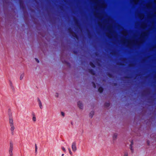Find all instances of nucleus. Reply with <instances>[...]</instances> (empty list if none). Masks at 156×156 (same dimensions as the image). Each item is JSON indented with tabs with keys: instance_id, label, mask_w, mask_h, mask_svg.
Here are the masks:
<instances>
[{
	"instance_id": "nucleus-51",
	"label": "nucleus",
	"mask_w": 156,
	"mask_h": 156,
	"mask_svg": "<svg viewBox=\"0 0 156 156\" xmlns=\"http://www.w3.org/2000/svg\"><path fill=\"white\" fill-rule=\"evenodd\" d=\"M117 85V83H114V85Z\"/></svg>"
},
{
	"instance_id": "nucleus-18",
	"label": "nucleus",
	"mask_w": 156,
	"mask_h": 156,
	"mask_svg": "<svg viewBox=\"0 0 156 156\" xmlns=\"http://www.w3.org/2000/svg\"><path fill=\"white\" fill-rule=\"evenodd\" d=\"M120 60L123 62H125L127 60V58H121Z\"/></svg>"
},
{
	"instance_id": "nucleus-19",
	"label": "nucleus",
	"mask_w": 156,
	"mask_h": 156,
	"mask_svg": "<svg viewBox=\"0 0 156 156\" xmlns=\"http://www.w3.org/2000/svg\"><path fill=\"white\" fill-rule=\"evenodd\" d=\"M117 133H115L113 134V138L114 140H115L117 137Z\"/></svg>"
},
{
	"instance_id": "nucleus-21",
	"label": "nucleus",
	"mask_w": 156,
	"mask_h": 156,
	"mask_svg": "<svg viewBox=\"0 0 156 156\" xmlns=\"http://www.w3.org/2000/svg\"><path fill=\"white\" fill-rule=\"evenodd\" d=\"M8 115L9 116V119H11V118H13L12 116V114L10 112H9L8 113Z\"/></svg>"
},
{
	"instance_id": "nucleus-25",
	"label": "nucleus",
	"mask_w": 156,
	"mask_h": 156,
	"mask_svg": "<svg viewBox=\"0 0 156 156\" xmlns=\"http://www.w3.org/2000/svg\"><path fill=\"white\" fill-rule=\"evenodd\" d=\"M116 53V52L115 51H112L110 53V54L112 55H115Z\"/></svg>"
},
{
	"instance_id": "nucleus-44",
	"label": "nucleus",
	"mask_w": 156,
	"mask_h": 156,
	"mask_svg": "<svg viewBox=\"0 0 156 156\" xmlns=\"http://www.w3.org/2000/svg\"><path fill=\"white\" fill-rule=\"evenodd\" d=\"M150 142L149 140L147 141V144L148 145H149Z\"/></svg>"
},
{
	"instance_id": "nucleus-39",
	"label": "nucleus",
	"mask_w": 156,
	"mask_h": 156,
	"mask_svg": "<svg viewBox=\"0 0 156 156\" xmlns=\"http://www.w3.org/2000/svg\"><path fill=\"white\" fill-rule=\"evenodd\" d=\"M62 149L63 151H64V152H66V150L65 148L64 147H62Z\"/></svg>"
},
{
	"instance_id": "nucleus-16",
	"label": "nucleus",
	"mask_w": 156,
	"mask_h": 156,
	"mask_svg": "<svg viewBox=\"0 0 156 156\" xmlns=\"http://www.w3.org/2000/svg\"><path fill=\"white\" fill-rule=\"evenodd\" d=\"M110 106V104L109 103L106 102L104 104V106L106 107H108Z\"/></svg>"
},
{
	"instance_id": "nucleus-4",
	"label": "nucleus",
	"mask_w": 156,
	"mask_h": 156,
	"mask_svg": "<svg viewBox=\"0 0 156 156\" xmlns=\"http://www.w3.org/2000/svg\"><path fill=\"white\" fill-rule=\"evenodd\" d=\"M76 145V142H73L72 144V148L73 151L74 152H75L77 150Z\"/></svg>"
},
{
	"instance_id": "nucleus-33",
	"label": "nucleus",
	"mask_w": 156,
	"mask_h": 156,
	"mask_svg": "<svg viewBox=\"0 0 156 156\" xmlns=\"http://www.w3.org/2000/svg\"><path fill=\"white\" fill-rule=\"evenodd\" d=\"M9 156H12L13 155V153L12 152H9Z\"/></svg>"
},
{
	"instance_id": "nucleus-11",
	"label": "nucleus",
	"mask_w": 156,
	"mask_h": 156,
	"mask_svg": "<svg viewBox=\"0 0 156 156\" xmlns=\"http://www.w3.org/2000/svg\"><path fill=\"white\" fill-rule=\"evenodd\" d=\"M87 35H88V37L89 38H91V37H92V35H91L90 32L87 29Z\"/></svg>"
},
{
	"instance_id": "nucleus-50",
	"label": "nucleus",
	"mask_w": 156,
	"mask_h": 156,
	"mask_svg": "<svg viewBox=\"0 0 156 156\" xmlns=\"http://www.w3.org/2000/svg\"><path fill=\"white\" fill-rule=\"evenodd\" d=\"M64 154H62V156H64Z\"/></svg>"
},
{
	"instance_id": "nucleus-3",
	"label": "nucleus",
	"mask_w": 156,
	"mask_h": 156,
	"mask_svg": "<svg viewBox=\"0 0 156 156\" xmlns=\"http://www.w3.org/2000/svg\"><path fill=\"white\" fill-rule=\"evenodd\" d=\"M99 2L98 4V6L101 8L104 9L106 7V5L102 0H99Z\"/></svg>"
},
{
	"instance_id": "nucleus-2",
	"label": "nucleus",
	"mask_w": 156,
	"mask_h": 156,
	"mask_svg": "<svg viewBox=\"0 0 156 156\" xmlns=\"http://www.w3.org/2000/svg\"><path fill=\"white\" fill-rule=\"evenodd\" d=\"M68 31L70 35L73 36L74 38L76 39L78 38V37L76 34L73 31L72 29L70 27L68 29Z\"/></svg>"
},
{
	"instance_id": "nucleus-35",
	"label": "nucleus",
	"mask_w": 156,
	"mask_h": 156,
	"mask_svg": "<svg viewBox=\"0 0 156 156\" xmlns=\"http://www.w3.org/2000/svg\"><path fill=\"white\" fill-rule=\"evenodd\" d=\"M131 46V43L130 42H129L128 43V46L130 48Z\"/></svg>"
},
{
	"instance_id": "nucleus-48",
	"label": "nucleus",
	"mask_w": 156,
	"mask_h": 156,
	"mask_svg": "<svg viewBox=\"0 0 156 156\" xmlns=\"http://www.w3.org/2000/svg\"><path fill=\"white\" fill-rule=\"evenodd\" d=\"M142 61H145V59L144 58L142 60Z\"/></svg>"
},
{
	"instance_id": "nucleus-38",
	"label": "nucleus",
	"mask_w": 156,
	"mask_h": 156,
	"mask_svg": "<svg viewBox=\"0 0 156 156\" xmlns=\"http://www.w3.org/2000/svg\"><path fill=\"white\" fill-rule=\"evenodd\" d=\"M109 30H110V32L111 33H112V27H109Z\"/></svg>"
},
{
	"instance_id": "nucleus-37",
	"label": "nucleus",
	"mask_w": 156,
	"mask_h": 156,
	"mask_svg": "<svg viewBox=\"0 0 156 156\" xmlns=\"http://www.w3.org/2000/svg\"><path fill=\"white\" fill-rule=\"evenodd\" d=\"M125 35H127V30L125 29L124 31Z\"/></svg>"
},
{
	"instance_id": "nucleus-13",
	"label": "nucleus",
	"mask_w": 156,
	"mask_h": 156,
	"mask_svg": "<svg viewBox=\"0 0 156 156\" xmlns=\"http://www.w3.org/2000/svg\"><path fill=\"white\" fill-rule=\"evenodd\" d=\"M9 85L11 87L12 90H14L15 89L14 87L13 86L12 83V82L10 81H9Z\"/></svg>"
},
{
	"instance_id": "nucleus-55",
	"label": "nucleus",
	"mask_w": 156,
	"mask_h": 156,
	"mask_svg": "<svg viewBox=\"0 0 156 156\" xmlns=\"http://www.w3.org/2000/svg\"><path fill=\"white\" fill-rule=\"evenodd\" d=\"M122 42L123 43H124V41H122Z\"/></svg>"
},
{
	"instance_id": "nucleus-56",
	"label": "nucleus",
	"mask_w": 156,
	"mask_h": 156,
	"mask_svg": "<svg viewBox=\"0 0 156 156\" xmlns=\"http://www.w3.org/2000/svg\"><path fill=\"white\" fill-rule=\"evenodd\" d=\"M32 21H33L34 20H32ZM34 21H35V20H34Z\"/></svg>"
},
{
	"instance_id": "nucleus-1",
	"label": "nucleus",
	"mask_w": 156,
	"mask_h": 156,
	"mask_svg": "<svg viewBox=\"0 0 156 156\" xmlns=\"http://www.w3.org/2000/svg\"><path fill=\"white\" fill-rule=\"evenodd\" d=\"M147 34V32H145L143 33L141 35L140 37L139 38V41L137 42V45H139V44L143 42L144 40L145 37L146 36Z\"/></svg>"
},
{
	"instance_id": "nucleus-23",
	"label": "nucleus",
	"mask_w": 156,
	"mask_h": 156,
	"mask_svg": "<svg viewBox=\"0 0 156 156\" xmlns=\"http://www.w3.org/2000/svg\"><path fill=\"white\" fill-rule=\"evenodd\" d=\"M35 153L37 154V147L36 144H35Z\"/></svg>"
},
{
	"instance_id": "nucleus-42",
	"label": "nucleus",
	"mask_w": 156,
	"mask_h": 156,
	"mask_svg": "<svg viewBox=\"0 0 156 156\" xmlns=\"http://www.w3.org/2000/svg\"><path fill=\"white\" fill-rule=\"evenodd\" d=\"M107 36L109 38H110V36H111V35L109 34H107Z\"/></svg>"
},
{
	"instance_id": "nucleus-17",
	"label": "nucleus",
	"mask_w": 156,
	"mask_h": 156,
	"mask_svg": "<svg viewBox=\"0 0 156 156\" xmlns=\"http://www.w3.org/2000/svg\"><path fill=\"white\" fill-rule=\"evenodd\" d=\"M89 64L93 68L95 67V66L94 64L92 62H89Z\"/></svg>"
},
{
	"instance_id": "nucleus-49",
	"label": "nucleus",
	"mask_w": 156,
	"mask_h": 156,
	"mask_svg": "<svg viewBox=\"0 0 156 156\" xmlns=\"http://www.w3.org/2000/svg\"><path fill=\"white\" fill-rule=\"evenodd\" d=\"M74 53H76V51H74Z\"/></svg>"
},
{
	"instance_id": "nucleus-46",
	"label": "nucleus",
	"mask_w": 156,
	"mask_h": 156,
	"mask_svg": "<svg viewBox=\"0 0 156 156\" xmlns=\"http://www.w3.org/2000/svg\"><path fill=\"white\" fill-rule=\"evenodd\" d=\"M56 94L57 95H56V96L57 97H58V94L57 93H56Z\"/></svg>"
},
{
	"instance_id": "nucleus-8",
	"label": "nucleus",
	"mask_w": 156,
	"mask_h": 156,
	"mask_svg": "<svg viewBox=\"0 0 156 156\" xmlns=\"http://www.w3.org/2000/svg\"><path fill=\"white\" fill-rule=\"evenodd\" d=\"M77 105L78 107L80 109H82L83 108V104L81 101H78L77 103Z\"/></svg>"
},
{
	"instance_id": "nucleus-32",
	"label": "nucleus",
	"mask_w": 156,
	"mask_h": 156,
	"mask_svg": "<svg viewBox=\"0 0 156 156\" xmlns=\"http://www.w3.org/2000/svg\"><path fill=\"white\" fill-rule=\"evenodd\" d=\"M68 150H69V154H71V155H72V151H71V149L70 148H69L68 149Z\"/></svg>"
},
{
	"instance_id": "nucleus-34",
	"label": "nucleus",
	"mask_w": 156,
	"mask_h": 156,
	"mask_svg": "<svg viewBox=\"0 0 156 156\" xmlns=\"http://www.w3.org/2000/svg\"><path fill=\"white\" fill-rule=\"evenodd\" d=\"M124 156H128V153L127 152H125Z\"/></svg>"
},
{
	"instance_id": "nucleus-31",
	"label": "nucleus",
	"mask_w": 156,
	"mask_h": 156,
	"mask_svg": "<svg viewBox=\"0 0 156 156\" xmlns=\"http://www.w3.org/2000/svg\"><path fill=\"white\" fill-rule=\"evenodd\" d=\"M129 66L130 67H133L134 66V64L133 63L129 64Z\"/></svg>"
},
{
	"instance_id": "nucleus-9",
	"label": "nucleus",
	"mask_w": 156,
	"mask_h": 156,
	"mask_svg": "<svg viewBox=\"0 0 156 156\" xmlns=\"http://www.w3.org/2000/svg\"><path fill=\"white\" fill-rule=\"evenodd\" d=\"M37 101L38 102L40 108L41 109H42V108L43 106L42 105L41 102L40 100V99L38 98L37 99Z\"/></svg>"
},
{
	"instance_id": "nucleus-14",
	"label": "nucleus",
	"mask_w": 156,
	"mask_h": 156,
	"mask_svg": "<svg viewBox=\"0 0 156 156\" xmlns=\"http://www.w3.org/2000/svg\"><path fill=\"white\" fill-rule=\"evenodd\" d=\"M98 91L99 92L101 93L103 91V88L102 87H100L99 88Z\"/></svg>"
},
{
	"instance_id": "nucleus-29",
	"label": "nucleus",
	"mask_w": 156,
	"mask_h": 156,
	"mask_svg": "<svg viewBox=\"0 0 156 156\" xmlns=\"http://www.w3.org/2000/svg\"><path fill=\"white\" fill-rule=\"evenodd\" d=\"M92 83L93 84L94 87V88H95L96 87V84H95V83L94 82H92Z\"/></svg>"
},
{
	"instance_id": "nucleus-53",
	"label": "nucleus",
	"mask_w": 156,
	"mask_h": 156,
	"mask_svg": "<svg viewBox=\"0 0 156 156\" xmlns=\"http://www.w3.org/2000/svg\"><path fill=\"white\" fill-rule=\"evenodd\" d=\"M95 55H97V53H95Z\"/></svg>"
},
{
	"instance_id": "nucleus-52",
	"label": "nucleus",
	"mask_w": 156,
	"mask_h": 156,
	"mask_svg": "<svg viewBox=\"0 0 156 156\" xmlns=\"http://www.w3.org/2000/svg\"><path fill=\"white\" fill-rule=\"evenodd\" d=\"M96 60H97V61H99V59H96Z\"/></svg>"
},
{
	"instance_id": "nucleus-45",
	"label": "nucleus",
	"mask_w": 156,
	"mask_h": 156,
	"mask_svg": "<svg viewBox=\"0 0 156 156\" xmlns=\"http://www.w3.org/2000/svg\"><path fill=\"white\" fill-rule=\"evenodd\" d=\"M154 78L156 79V74L154 76Z\"/></svg>"
},
{
	"instance_id": "nucleus-43",
	"label": "nucleus",
	"mask_w": 156,
	"mask_h": 156,
	"mask_svg": "<svg viewBox=\"0 0 156 156\" xmlns=\"http://www.w3.org/2000/svg\"><path fill=\"white\" fill-rule=\"evenodd\" d=\"M124 78H129L130 77H129V76H125L124 77Z\"/></svg>"
},
{
	"instance_id": "nucleus-40",
	"label": "nucleus",
	"mask_w": 156,
	"mask_h": 156,
	"mask_svg": "<svg viewBox=\"0 0 156 156\" xmlns=\"http://www.w3.org/2000/svg\"><path fill=\"white\" fill-rule=\"evenodd\" d=\"M35 59L36 61L37 62V63H39V60L37 59V58H35Z\"/></svg>"
},
{
	"instance_id": "nucleus-27",
	"label": "nucleus",
	"mask_w": 156,
	"mask_h": 156,
	"mask_svg": "<svg viewBox=\"0 0 156 156\" xmlns=\"http://www.w3.org/2000/svg\"><path fill=\"white\" fill-rule=\"evenodd\" d=\"M151 4L150 3H148L146 5V6L148 7H151Z\"/></svg>"
},
{
	"instance_id": "nucleus-20",
	"label": "nucleus",
	"mask_w": 156,
	"mask_h": 156,
	"mask_svg": "<svg viewBox=\"0 0 156 156\" xmlns=\"http://www.w3.org/2000/svg\"><path fill=\"white\" fill-rule=\"evenodd\" d=\"M156 48V44L152 47L150 49L151 51H153L154 49Z\"/></svg>"
},
{
	"instance_id": "nucleus-6",
	"label": "nucleus",
	"mask_w": 156,
	"mask_h": 156,
	"mask_svg": "<svg viewBox=\"0 0 156 156\" xmlns=\"http://www.w3.org/2000/svg\"><path fill=\"white\" fill-rule=\"evenodd\" d=\"M13 147V145L12 141L10 142V146L9 149V152H12Z\"/></svg>"
},
{
	"instance_id": "nucleus-54",
	"label": "nucleus",
	"mask_w": 156,
	"mask_h": 156,
	"mask_svg": "<svg viewBox=\"0 0 156 156\" xmlns=\"http://www.w3.org/2000/svg\"><path fill=\"white\" fill-rule=\"evenodd\" d=\"M144 17V16L143 15L142 16V18H143Z\"/></svg>"
},
{
	"instance_id": "nucleus-5",
	"label": "nucleus",
	"mask_w": 156,
	"mask_h": 156,
	"mask_svg": "<svg viewBox=\"0 0 156 156\" xmlns=\"http://www.w3.org/2000/svg\"><path fill=\"white\" fill-rule=\"evenodd\" d=\"M10 127V130L12 135L14 134V131L15 129V127L14 124L9 125Z\"/></svg>"
},
{
	"instance_id": "nucleus-30",
	"label": "nucleus",
	"mask_w": 156,
	"mask_h": 156,
	"mask_svg": "<svg viewBox=\"0 0 156 156\" xmlns=\"http://www.w3.org/2000/svg\"><path fill=\"white\" fill-rule=\"evenodd\" d=\"M23 76H24V74H21L20 76V80H21L23 78Z\"/></svg>"
},
{
	"instance_id": "nucleus-47",
	"label": "nucleus",
	"mask_w": 156,
	"mask_h": 156,
	"mask_svg": "<svg viewBox=\"0 0 156 156\" xmlns=\"http://www.w3.org/2000/svg\"><path fill=\"white\" fill-rule=\"evenodd\" d=\"M154 2L155 3H156V0H154Z\"/></svg>"
},
{
	"instance_id": "nucleus-7",
	"label": "nucleus",
	"mask_w": 156,
	"mask_h": 156,
	"mask_svg": "<svg viewBox=\"0 0 156 156\" xmlns=\"http://www.w3.org/2000/svg\"><path fill=\"white\" fill-rule=\"evenodd\" d=\"M88 71L89 73L92 75H95V72L94 70L92 69H88Z\"/></svg>"
},
{
	"instance_id": "nucleus-26",
	"label": "nucleus",
	"mask_w": 156,
	"mask_h": 156,
	"mask_svg": "<svg viewBox=\"0 0 156 156\" xmlns=\"http://www.w3.org/2000/svg\"><path fill=\"white\" fill-rule=\"evenodd\" d=\"M32 120L33 121L35 122L36 121V118L34 115H33V116L32 118Z\"/></svg>"
},
{
	"instance_id": "nucleus-10",
	"label": "nucleus",
	"mask_w": 156,
	"mask_h": 156,
	"mask_svg": "<svg viewBox=\"0 0 156 156\" xmlns=\"http://www.w3.org/2000/svg\"><path fill=\"white\" fill-rule=\"evenodd\" d=\"M133 145V140H132L131 142V144L130 145V149L132 153H133V146H132V145Z\"/></svg>"
},
{
	"instance_id": "nucleus-36",
	"label": "nucleus",
	"mask_w": 156,
	"mask_h": 156,
	"mask_svg": "<svg viewBox=\"0 0 156 156\" xmlns=\"http://www.w3.org/2000/svg\"><path fill=\"white\" fill-rule=\"evenodd\" d=\"M117 64L119 65H120V66H123V64L121 63V62H119L118 63H117Z\"/></svg>"
},
{
	"instance_id": "nucleus-28",
	"label": "nucleus",
	"mask_w": 156,
	"mask_h": 156,
	"mask_svg": "<svg viewBox=\"0 0 156 156\" xmlns=\"http://www.w3.org/2000/svg\"><path fill=\"white\" fill-rule=\"evenodd\" d=\"M76 27H77V28L79 29H80V28H81V27H80V25L79 24H76Z\"/></svg>"
},
{
	"instance_id": "nucleus-12",
	"label": "nucleus",
	"mask_w": 156,
	"mask_h": 156,
	"mask_svg": "<svg viewBox=\"0 0 156 156\" xmlns=\"http://www.w3.org/2000/svg\"><path fill=\"white\" fill-rule=\"evenodd\" d=\"M9 125L14 124L13 118H11V119H9Z\"/></svg>"
},
{
	"instance_id": "nucleus-22",
	"label": "nucleus",
	"mask_w": 156,
	"mask_h": 156,
	"mask_svg": "<svg viewBox=\"0 0 156 156\" xmlns=\"http://www.w3.org/2000/svg\"><path fill=\"white\" fill-rule=\"evenodd\" d=\"M107 75L110 78H111L112 76V74L109 73H107Z\"/></svg>"
},
{
	"instance_id": "nucleus-24",
	"label": "nucleus",
	"mask_w": 156,
	"mask_h": 156,
	"mask_svg": "<svg viewBox=\"0 0 156 156\" xmlns=\"http://www.w3.org/2000/svg\"><path fill=\"white\" fill-rule=\"evenodd\" d=\"M140 0H132V2L135 4H136Z\"/></svg>"
},
{
	"instance_id": "nucleus-15",
	"label": "nucleus",
	"mask_w": 156,
	"mask_h": 156,
	"mask_svg": "<svg viewBox=\"0 0 156 156\" xmlns=\"http://www.w3.org/2000/svg\"><path fill=\"white\" fill-rule=\"evenodd\" d=\"M94 111H91L89 114V116L91 118H92L93 117V115H94Z\"/></svg>"
},
{
	"instance_id": "nucleus-41",
	"label": "nucleus",
	"mask_w": 156,
	"mask_h": 156,
	"mask_svg": "<svg viewBox=\"0 0 156 156\" xmlns=\"http://www.w3.org/2000/svg\"><path fill=\"white\" fill-rule=\"evenodd\" d=\"M61 114H62V115L63 116H64L65 113H64V112H61Z\"/></svg>"
}]
</instances>
